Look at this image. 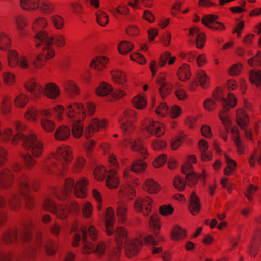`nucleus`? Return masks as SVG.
Masks as SVG:
<instances>
[{"instance_id": "1", "label": "nucleus", "mask_w": 261, "mask_h": 261, "mask_svg": "<svg viewBox=\"0 0 261 261\" xmlns=\"http://www.w3.org/2000/svg\"><path fill=\"white\" fill-rule=\"evenodd\" d=\"M35 47L40 48L42 52L39 54L33 62L36 68L41 69L45 65L46 61L51 59L55 55L53 48L54 38L45 31L37 32L33 39Z\"/></svg>"}, {"instance_id": "2", "label": "nucleus", "mask_w": 261, "mask_h": 261, "mask_svg": "<svg viewBox=\"0 0 261 261\" xmlns=\"http://www.w3.org/2000/svg\"><path fill=\"white\" fill-rule=\"evenodd\" d=\"M135 115L136 112L133 110L125 111L120 120L121 129L126 137L124 141L131 145L132 150L139 151L141 157L145 159L148 156V153L146 149L142 146L141 140L140 138L133 140L127 137L133 132L132 121L135 120Z\"/></svg>"}, {"instance_id": "3", "label": "nucleus", "mask_w": 261, "mask_h": 261, "mask_svg": "<svg viewBox=\"0 0 261 261\" xmlns=\"http://www.w3.org/2000/svg\"><path fill=\"white\" fill-rule=\"evenodd\" d=\"M72 159V150L70 147H60L57 151L55 158L44 162L43 170L46 174L62 172Z\"/></svg>"}, {"instance_id": "4", "label": "nucleus", "mask_w": 261, "mask_h": 261, "mask_svg": "<svg viewBox=\"0 0 261 261\" xmlns=\"http://www.w3.org/2000/svg\"><path fill=\"white\" fill-rule=\"evenodd\" d=\"M19 193H14L11 194L8 199V204L11 209L17 211L21 207L20 197L24 198L25 206L28 209H32L34 205L33 197L29 194L30 186L28 178L25 175L20 176L17 179Z\"/></svg>"}, {"instance_id": "5", "label": "nucleus", "mask_w": 261, "mask_h": 261, "mask_svg": "<svg viewBox=\"0 0 261 261\" xmlns=\"http://www.w3.org/2000/svg\"><path fill=\"white\" fill-rule=\"evenodd\" d=\"M87 184L86 178H82L75 184L72 178H68L65 181L64 188L55 190L54 193L58 199L64 200L69 197L74 188V195L77 198H84L87 195L86 186Z\"/></svg>"}, {"instance_id": "6", "label": "nucleus", "mask_w": 261, "mask_h": 261, "mask_svg": "<svg viewBox=\"0 0 261 261\" xmlns=\"http://www.w3.org/2000/svg\"><path fill=\"white\" fill-rule=\"evenodd\" d=\"M33 228V222H28L24 225L19 233L15 229L5 232L2 236V241L6 245H11L17 242L19 237L24 241H29L31 239V230Z\"/></svg>"}, {"instance_id": "7", "label": "nucleus", "mask_w": 261, "mask_h": 261, "mask_svg": "<svg viewBox=\"0 0 261 261\" xmlns=\"http://www.w3.org/2000/svg\"><path fill=\"white\" fill-rule=\"evenodd\" d=\"M116 238H120L121 243L125 241L124 247L126 250V255L128 257L135 255L139 251L140 247L143 244L142 240L138 239H126L127 232L123 227H118L115 231Z\"/></svg>"}, {"instance_id": "8", "label": "nucleus", "mask_w": 261, "mask_h": 261, "mask_svg": "<svg viewBox=\"0 0 261 261\" xmlns=\"http://www.w3.org/2000/svg\"><path fill=\"white\" fill-rule=\"evenodd\" d=\"M23 145L30 150L31 154L36 158H39L42 154L44 150V143L39 140L36 136L30 133L24 138Z\"/></svg>"}, {"instance_id": "9", "label": "nucleus", "mask_w": 261, "mask_h": 261, "mask_svg": "<svg viewBox=\"0 0 261 261\" xmlns=\"http://www.w3.org/2000/svg\"><path fill=\"white\" fill-rule=\"evenodd\" d=\"M82 234V252L84 254H89L93 252L97 255L101 256L104 254L106 250V245L102 242H99L95 248L94 244L91 243L87 238V232L86 228L81 229Z\"/></svg>"}, {"instance_id": "10", "label": "nucleus", "mask_w": 261, "mask_h": 261, "mask_svg": "<svg viewBox=\"0 0 261 261\" xmlns=\"http://www.w3.org/2000/svg\"><path fill=\"white\" fill-rule=\"evenodd\" d=\"M213 97L215 100L220 101L223 107L222 110L219 113V117L223 124L225 126L229 125L230 121L227 114V113L229 111V106L227 99L222 97V93L218 89L213 92Z\"/></svg>"}, {"instance_id": "11", "label": "nucleus", "mask_w": 261, "mask_h": 261, "mask_svg": "<svg viewBox=\"0 0 261 261\" xmlns=\"http://www.w3.org/2000/svg\"><path fill=\"white\" fill-rule=\"evenodd\" d=\"M66 113L68 117L73 119V121L84 119L85 117V110L81 103H74L68 105Z\"/></svg>"}, {"instance_id": "12", "label": "nucleus", "mask_w": 261, "mask_h": 261, "mask_svg": "<svg viewBox=\"0 0 261 261\" xmlns=\"http://www.w3.org/2000/svg\"><path fill=\"white\" fill-rule=\"evenodd\" d=\"M144 126L147 133L159 137L165 132L164 125L158 121H155L149 119L144 122Z\"/></svg>"}, {"instance_id": "13", "label": "nucleus", "mask_w": 261, "mask_h": 261, "mask_svg": "<svg viewBox=\"0 0 261 261\" xmlns=\"http://www.w3.org/2000/svg\"><path fill=\"white\" fill-rule=\"evenodd\" d=\"M152 202V200L149 197L140 198L135 202L134 208L136 211L146 216L151 212Z\"/></svg>"}, {"instance_id": "14", "label": "nucleus", "mask_w": 261, "mask_h": 261, "mask_svg": "<svg viewBox=\"0 0 261 261\" xmlns=\"http://www.w3.org/2000/svg\"><path fill=\"white\" fill-rule=\"evenodd\" d=\"M106 122L104 120H100L97 118H93L91 121L88 127L86 128L84 132V136L86 138H90L95 132L100 129L105 128Z\"/></svg>"}, {"instance_id": "15", "label": "nucleus", "mask_w": 261, "mask_h": 261, "mask_svg": "<svg viewBox=\"0 0 261 261\" xmlns=\"http://www.w3.org/2000/svg\"><path fill=\"white\" fill-rule=\"evenodd\" d=\"M159 86V92L161 98L165 99L171 92L173 88L172 84L166 80L164 75H160L157 80Z\"/></svg>"}, {"instance_id": "16", "label": "nucleus", "mask_w": 261, "mask_h": 261, "mask_svg": "<svg viewBox=\"0 0 261 261\" xmlns=\"http://www.w3.org/2000/svg\"><path fill=\"white\" fill-rule=\"evenodd\" d=\"M218 18V17L215 15H206L202 19V23L211 29L218 31L225 30L226 28L223 24L215 21Z\"/></svg>"}, {"instance_id": "17", "label": "nucleus", "mask_w": 261, "mask_h": 261, "mask_svg": "<svg viewBox=\"0 0 261 261\" xmlns=\"http://www.w3.org/2000/svg\"><path fill=\"white\" fill-rule=\"evenodd\" d=\"M13 180V175L9 169L4 168L0 171V187L9 188L12 186Z\"/></svg>"}, {"instance_id": "18", "label": "nucleus", "mask_w": 261, "mask_h": 261, "mask_svg": "<svg viewBox=\"0 0 261 261\" xmlns=\"http://www.w3.org/2000/svg\"><path fill=\"white\" fill-rule=\"evenodd\" d=\"M43 92L44 95L51 99H56L61 93L59 87L53 82H49L44 85Z\"/></svg>"}, {"instance_id": "19", "label": "nucleus", "mask_w": 261, "mask_h": 261, "mask_svg": "<svg viewBox=\"0 0 261 261\" xmlns=\"http://www.w3.org/2000/svg\"><path fill=\"white\" fill-rule=\"evenodd\" d=\"M24 87L34 98H39L43 90V88L40 85L33 81L26 82L24 84Z\"/></svg>"}, {"instance_id": "20", "label": "nucleus", "mask_w": 261, "mask_h": 261, "mask_svg": "<svg viewBox=\"0 0 261 261\" xmlns=\"http://www.w3.org/2000/svg\"><path fill=\"white\" fill-rule=\"evenodd\" d=\"M106 215V232L108 235L110 236L113 233L112 227L115 220L114 210L111 207L108 208Z\"/></svg>"}, {"instance_id": "21", "label": "nucleus", "mask_w": 261, "mask_h": 261, "mask_svg": "<svg viewBox=\"0 0 261 261\" xmlns=\"http://www.w3.org/2000/svg\"><path fill=\"white\" fill-rule=\"evenodd\" d=\"M260 232L259 230H256L253 234L252 239L251 240L250 246L249 249V253L253 257H255L259 250V246L260 244Z\"/></svg>"}, {"instance_id": "22", "label": "nucleus", "mask_w": 261, "mask_h": 261, "mask_svg": "<svg viewBox=\"0 0 261 261\" xmlns=\"http://www.w3.org/2000/svg\"><path fill=\"white\" fill-rule=\"evenodd\" d=\"M128 213V205L123 201H119L117 203L116 215L118 221L123 223L126 219Z\"/></svg>"}, {"instance_id": "23", "label": "nucleus", "mask_w": 261, "mask_h": 261, "mask_svg": "<svg viewBox=\"0 0 261 261\" xmlns=\"http://www.w3.org/2000/svg\"><path fill=\"white\" fill-rule=\"evenodd\" d=\"M15 128L17 133L13 137L12 139V143L16 144L19 140L23 141L24 138H25L28 135H24L22 133L26 129V126L22 122L17 121L15 123Z\"/></svg>"}, {"instance_id": "24", "label": "nucleus", "mask_w": 261, "mask_h": 261, "mask_svg": "<svg viewBox=\"0 0 261 261\" xmlns=\"http://www.w3.org/2000/svg\"><path fill=\"white\" fill-rule=\"evenodd\" d=\"M54 136L56 139L58 141H65L70 136V130L67 126H61L56 130Z\"/></svg>"}, {"instance_id": "25", "label": "nucleus", "mask_w": 261, "mask_h": 261, "mask_svg": "<svg viewBox=\"0 0 261 261\" xmlns=\"http://www.w3.org/2000/svg\"><path fill=\"white\" fill-rule=\"evenodd\" d=\"M108 61V58L106 57H96L91 61L90 66L96 70L100 71L104 69Z\"/></svg>"}, {"instance_id": "26", "label": "nucleus", "mask_w": 261, "mask_h": 261, "mask_svg": "<svg viewBox=\"0 0 261 261\" xmlns=\"http://www.w3.org/2000/svg\"><path fill=\"white\" fill-rule=\"evenodd\" d=\"M106 184L107 186L111 189L116 188L118 186L119 179L117 174L115 170H110L108 171Z\"/></svg>"}, {"instance_id": "27", "label": "nucleus", "mask_w": 261, "mask_h": 261, "mask_svg": "<svg viewBox=\"0 0 261 261\" xmlns=\"http://www.w3.org/2000/svg\"><path fill=\"white\" fill-rule=\"evenodd\" d=\"M249 118L248 115L243 109L237 111V122L241 129L245 128L248 125Z\"/></svg>"}, {"instance_id": "28", "label": "nucleus", "mask_w": 261, "mask_h": 261, "mask_svg": "<svg viewBox=\"0 0 261 261\" xmlns=\"http://www.w3.org/2000/svg\"><path fill=\"white\" fill-rule=\"evenodd\" d=\"M201 205L199 203L198 197L194 192H193L190 196V204L189 209L193 215L198 213L200 210Z\"/></svg>"}, {"instance_id": "29", "label": "nucleus", "mask_w": 261, "mask_h": 261, "mask_svg": "<svg viewBox=\"0 0 261 261\" xmlns=\"http://www.w3.org/2000/svg\"><path fill=\"white\" fill-rule=\"evenodd\" d=\"M40 0H20L21 8L27 11L35 10L39 7Z\"/></svg>"}, {"instance_id": "30", "label": "nucleus", "mask_w": 261, "mask_h": 261, "mask_svg": "<svg viewBox=\"0 0 261 261\" xmlns=\"http://www.w3.org/2000/svg\"><path fill=\"white\" fill-rule=\"evenodd\" d=\"M36 249L30 245L24 251L23 258L26 261H34L37 257Z\"/></svg>"}, {"instance_id": "31", "label": "nucleus", "mask_w": 261, "mask_h": 261, "mask_svg": "<svg viewBox=\"0 0 261 261\" xmlns=\"http://www.w3.org/2000/svg\"><path fill=\"white\" fill-rule=\"evenodd\" d=\"M64 87L71 96L77 95L79 93V88L75 82L71 80H67L64 83Z\"/></svg>"}, {"instance_id": "32", "label": "nucleus", "mask_w": 261, "mask_h": 261, "mask_svg": "<svg viewBox=\"0 0 261 261\" xmlns=\"http://www.w3.org/2000/svg\"><path fill=\"white\" fill-rule=\"evenodd\" d=\"M29 101L28 96L24 93H20L14 100V105L18 108H24Z\"/></svg>"}, {"instance_id": "33", "label": "nucleus", "mask_w": 261, "mask_h": 261, "mask_svg": "<svg viewBox=\"0 0 261 261\" xmlns=\"http://www.w3.org/2000/svg\"><path fill=\"white\" fill-rule=\"evenodd\" d=\"M11 46L10 39L4 32H0V50H7Z\"/></svg>"}, {"instance_id": "34", "label": "nucleus", "mask_w": 261, "mask_h": 261, "mask_svg": "<svg viewBox=\"0 0 261 261\" xmlns=\"http://www.w3.org/2000/svg\"><path fill=\"white\" fill-rule=\"evenodd\" d=\"M112 90L111 86L104 82L100 83L96 89V94L99 96L107 95Z\"/></svg>"}, {"instance_id": "35", "label": "nucleus", "mask_w": 261, "mask_h": 261, "mask_svg": "<svg viewBox=\"0 0 261 261\" xmlns=\"http://www.w3.org/2000/svg\"><path fill=\"white\" fill-rule=\"evenodd\" d=\"M70 213V209L68 205H60L56 207V211L53 214H55L57 218L61 219H66Z\"/></svg>"}, {"instance_id": "36", "label": "nucleus", "mask_w": 261, "mask_h": 261, "mask_svg": "<svg viewBox=\"0 0 261 261\" xmlns=\"http://www.w3.org/2000/svg\"><path fill=\"white\" fill-rule=\"evenodd\" d=\"M51 24L54 27L58 30H61L63 29L65 20L64 18L57 14L53 15L50 17Z\"/></svg>"}, {"instance_id": "37", "label": "nucleus", "mask_w": 261, "mask_h": 261, "mask_svg": "<svg viewBox=\"0 0 261 261\" xmlns=\"http://www.w3.org/2000/svg\"><path fill=\"white\" fill-rule=\"evenodd\" d=\"M186 236V230L179 226L174 227L171 233V239L174 241L182 239Z\"/></svg>"}, {"instance_id": "38", "label": "nucleus", "mask_w": 261, "mask_h": 261, "mask_svg": "<svg viewBox=\"0 0 261 261\" xmlns=\"http://www.w3.org/2000/svg\"><path fill=\"white\" fill-rule=\"evenodd\" d=\"M178 76L180 80L185 81L190 78L191 73L190 67L187 64H184L179 69Z\"/></svg>"}, {"instance_id": "39", "label": "nucleus", "mask_w": 261, "mask_h": 261, "mask_svg": "<svg viewBox=\"0 0 261 261\" xmlns=\"http://www.w3.org/2000/svg\"><path fill=\"white\" fill-rule=\"evenodd\" d=\"M1 113L4 115H8L11 111V103L10 98L8 96H4L1 105Z\"/></svg>"}, {"instance_id": "40", "label": "nucleus", "mask_w": 261, "mask_h": 261, "mask_svg": "<svg viewBox=\"0 0 261 261\" xmlns=\"http://www.w3.org/2000/svg\"><path fill=\"white\" fill-rule=\"evenodd\" d=\"M146 168V163L141 159H138L132 163L131 170L134 172L139 173L143 171Z\"/></svg>"}, {"instance_id": "41", "label": "nucleus", "mask_w": 261, "mask_h": 261, "mask_svg": "<svg viewBox=\"0 0 261 261\" xmlns=\"http://www.w3.org/2000/svg\"><path fill=\"white\" fill-rule=\"evenodd\" d=\"M249 80L251 83L257 87L261 85V70H251L249 74Z\"/></svg>"}, {"instance_id": "42", "label": "nucleus", "mask_w": 261, "mask_h": 261, "mask_svg": "<svg viewBox=\"0 0 261 261\" xmlns=\"http://www.w3.org/2000/svg\"><path fill=\"white\" fill-rule=\"evenodd\" d=\"M112 79L114 82L118 84H122L126 82L125 74L121 71H114L112 72Z\"/></svg>"}, {"instance_id": "43", "label": "nucleus", "mask_w": 261, "mask_h": 261, "mask_svg": "<svg viewBox=\"0 0 261 261\" xmlns=\"http://www.w3.org/2000/svg\"><path fill=\"white\" fill-rule=\"evenodd\" d=\"M225 161L227 164V167L224 170V173L225 175H230L235 169L236 166L235 161L230 159L228 155L225 154Z\"/></svg>"}, {"instance_id": "44", "label": "nucleus", "mask_w": 261, "mask_h": 261, "mask_svg": "<svg viewBox=\"0 0 261 261\" xmlns=\"http://www.w3.org/2000/svg\"><path fill=\"white\" fill-rule=\"evenodd\" d=\"M72 124V132L75 138L80 137L83 134V126L81 123V120H77Z\"/></svg>"}, {"instance_id": "45", "label": "nucleus", "mask_w": 261, "mask_h": 261, "mask_svg": "<svg viewBox=\"0 0 261 261\" xmlns=\"http://www.w3.org/2000/svg\"><path fill=\"white\" fill-rule=\"evenodd\" d=\"M96 22L101 26H105L109 22V17L107 14L101 10H98L95 13Z\"/></svg>"}, {"instance_id": "46", "label": "nucleus", "mask_w": 261, "mask_h": 261, "mask_svg": "<svg viewBox=\"0 0 261 261\" xmlns=\"http://www.w3.org/2000/svg\"><path fill=\"white\" fill-rule=\"evenodd\" d=\"M144 189L151 194L156 193L160 190L159 185L152 179H147Z\"/></svg>"}, {"instance_id": "47", "label": "nucleus", "mask_w": 261, "mask_h": 261, "mask_svg": "<svg viewBox=\"0 0 261 261\" xmlns=\"http://www.w3.org/2000/svg\"><path fill=\"white\" fill-rule=\"evenodd\" d=\"M134 48L133 44L129 41H123L118 46L119 52L121 54H126L131 51Z\"/></svg>"}, {"instance_id": "48", "label": "nucleus", "mask_w": 261, "mask_h": 261, "mask_svg": "<svg viewBox=\"0 0 261 261\" xmlns=\"http://www.w3.org/2000/svg\"><path fill=\"white\" fill-rule=\"evenodd\" d=\"M47 24V21L44 17H39L34 21L32 28L33 31L37 32L39 29L45 28Z\"/></svg>"}, {"instance_id": "49", "label": "nucleus", "mask_w": 261, "mask_h": 261, "mask_svg": "<svg viewBox=\"0 0 261 261\" xmlns=\"http://www.w3.org/2000/svg\"><path fill=\"white\" fill-rule=\"evenodd\" d=\"M197 79L198 80L200 86L203 88H207L209 83V77L206 73L203 71H199L197 74Z\"/></svg>"}, {"instance_id": "50", "label": "nucleus", "mask_w": 261, "mask_h": 261, "mask_svg": "<svg viewBox=\"0 0 261 261\" xmlns=\"http://www.w3.org/2000/svg\"><path fill=\"white\" fill-rule=\"evenodd\" d=\"M23 161L27 169L31 170L35 168L37 162L35 158L29 153L24 155Z\"/></svg>"}, {"instance_id": "51", "label": "nucleus", "mask_w": 261, "mask_h": 261, "mask_svg": "<svg viewBox=\"0 0 261 261\" xmlns=\"http://www.w3.org/2000/svg\"><path fill=\"white\" fill-rule=\"evenodd\" d=\"M158 217V215L153 214L151 215L149 220L150 227L153 230L155 234H158L160 228Z\"/></svg>"}, {"instance_id": "52", "label": "nucleus", "mask_w": 261, "mask_h": 261, "mask_svg": "<svg viewBox=\"0 0 261 261\" xmlns=\"http://www.w3.org/2000/svg\"><path fill=\"white\" fill-rule=\"evenodd\" d=\"M8 61L9 65L14 68L17 66L19 62V57L18 54L15 51H11L8 55Z\"/></svg>"}, {"instance_id": "53", "label": "nucleus", "mask_w": 261, "mask_h": 261, "mask_svg": "<svg viewBox=\"0 0 261 261\" xmlns=\"http://www.w3.org/2000/svg\"><path fill=\"white\" fill-rule=\"evenodd\" d=\"M3 82L7 85L12 86L15 82V75L11 72H6L3 74Z\"/></svg>"}, {"instance_id": "54", "label": "nucleus", "mask_w": 261, "mask_h": 261, "mask_svg": "<svg viewBox=\"0 0 261 261\" xmlns=\"http://www.w3.org/2000/svg\"><path fill=\"white\" fill-rule=\"evenodd\" d=\"M43 207L44 210L54 213L56 211V205L55 202L49 197L45 198L43 204Z\"/></svg>"}, {"instance_id": "55", "label": "nucleus", "mask_w": 261, "mask_h": 261, "mask_svg": "<svg viewBox=\"0 0 261 261\" xmlns=\"http://www.w3.org/2000/svg\"><path fill=\"white\" fill-rule=\"evenodd\" d=\"M41 124L43 128L48 132H51L55 127L54 122L46 118H41Z\"/></svg>"}, {"instance_id": "56", "label": "nucleus", "mask_w": 261, "mask_h": 261, "mask_svg": "<svg viewBox=\"0 0 261 261\" xmlns=\"http://www.w3.org/2000/svg\"><path fill=\"white\" fill-rule=\"evenodd\" d=\"M40 9L44 13L50 14L55 11V6L51 2L46 1L41 4Z\"/></svg>"}, {"instance_id": "57", "label": "nucleus", "mask_w": 261, "mask_h": 261, "mask_svg": "<svg viewBox=\"0 0 261 261\" xmlns=\"http://www.w3.org/2000/svg\"><path fill=\"white\" fill-rule=\"evenodd\" d=\"M133 103L134 107L137 109H140L144 108L147 104L145 99L140 95L135 96L133 98Z\"/></svg>"}, {"instance_id": "58", "label": "nucleus", "mask_w": 261, "mask_h": 261, "mask_svg": "<svg viewBox=\"0 0 261 261\" xmlns=\"http://www.w3.org/2000/svg\"><path fill=\"white\" fill-rule=\"evenodd\" d=\"M106 170L103 166H98L94 170L93 174L95 179L98 180H102L105 176Z\"/></svg>"}, {"instance_id": "59", "label": "nucleus", "mask_w": 261, "mask_h": 261, "mask_svg": "<svg viewBox=\"0 0 261 261\" xmlns=\"http://www.w3.org/2000/svg\"><path fill=\"white\" fill-rule=\"evenodd\" d=\"M38 114L37 110L33 108H29L25 114V117L27 119L31 121H35L37 120V116Z\"/></svg>"}, {"instance_id": "60", "label": "nucleus", "mask_w": 261, "mask_h": 261, "mask_svg": "<svg viewBox=\"0 0 261 261\" xmlns=\"http://www.w3.org/2000/svg\"><path fill=\"white\" fill-rule=\"evenodd\" d=\"M234 143L237 148V151L239 154H243L245 152V146L240 139L239 136H234Z\"/></svg>"}, {"instance_id": "61", "label": "nucleus", "mask_w": 261, "mask_h": 261, "mask_svg": "<svg viewBox=\"0 0 261 261\" xmlns=\"http://www.w3.org/2000/svg\"><path fill=\"white\" fill-rule=\"evenodd\" d=\"M11 258V253L3 246H0V261H10Z\"/></svg>"}, {"instance_id": "62", "label": "nucleus", "mask_w": 261, "mask_h": 261, "mask_svg": "<svg viewBox=\"0 0 261 261\" xmlns=\"http://www.w3.org/2000/svg\"><path fill=\"white\" fill-rule=\"evenodd\" d=\"M199 176L196 174V173H193L186 176V183L188 186L192 187L197 184L198 181Z\"/></svg>"}, {"instance_id": "63", "label": "nucleus", "mask_w": 261, "mask_h": 261, "mask_svg": "<svg viewBox=\"0 0 261 261\" xmlns=\"http://www.w3.org/2000/svg\"><path fill=\"white\" fill-rule=\"evenodd\" d=\"M110 11L116 17H117L118 14L127 15L129 12V9L125 6H119L115 10H111Z\"/></svg>"}, {"instance_id": "64", "label": "nucleus", "mask_w": 261, "mask_h": 261, "mask_svg": "<svg viewBox=\"0 0 261 261\" xmlns=\"http://www.w3.org/2000/svg\"><path fill=\"white\" fill-rule=\"evenodd\" d=\"M55 44L58 47H63L66 44L65 37L61 34H57L55 37Z\"/></svg>"}]
</instances>
